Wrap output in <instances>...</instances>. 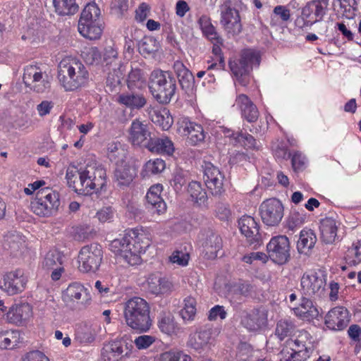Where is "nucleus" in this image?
Returning a JSON list of instances; mask_svg holds the SVG:
<instances>
[{"instance_id": "25", "label": "nucleus", "mask_w": 361, "mask_h": 361, "mask_svg": "<svg viewBox=\"0 0 361 361\" xmlns=\"http://www.w3.org/2000/svg\"><path fill=\"white\" fill-rule=\"evenodd\" d=\"M62 264L63 255L56 250H49L42 262V267L44 269L52 270L51 277L54 281H57L61 278V274L64 271Z\"/></svg>"}, {"instance_id": "33", "label": "nucleus", "mask_w": 361, "mask_h": 361, "mask_svg": "<svg viewBox=\"0 0 361 361\" xmlns=\"http://www.w3.org/2000/svg\"><path fill=\"white\" fill-rule=\"evenodd\" d=\"M118 102L130 109H140L147 103V99L142 94L130 91L121 94Z\"/></svg>"}, {"instance_id": "2", "label": "nucleus", "mask_w": 361, "mask_h": 361, "mask_svg": "<svg viewBox=\"0 0 361 361\" xmlns=\"http://www.w3.org/2000/svg\"><path fill=\"white\" fill-rule=\"evenodd\" d=\"M106 171L102 167L87 165L85 168L68 169L66 178L68 185L78 195H88L102 190L105 185Z\"/></svg>"}, {"instance_id": "51", "label": "nucleus", "mask_w": 361, "mask_h": 361, "mask_svg": "<svg viewBox=\"0 0 361 361\" xmlns=\"http://www.w3.org/2000/svg\"><path fill=\"white\" fill-rule=\"evenodd\" d=\"M159 42L151 36H145L138 42L139 53L145 57L155 53L159 50Z\"/></svg>"}, {"instance_id": "44", "label": "nucleus", "mask_w": 361, "mask_h": 361, "mask_svg": "<svg viewBox=\"0 0 361 361\" xmlns=\"http://www.w3.org/2000/svg\"><path fill=\"white\" fill-rule=\"evenodd\" d=\"M188 192L190 197L197 205L205 206L208 197L207 192L202 188V185L197 181H191L188 186Z\"/></svg>"}, {"instance_id": "63", "label": "nucleus", "mask_w": 361, "mask_h": 361, "mask_svg": "<svg viewBox=\"0 0 361 361\" xmlns=\"http://www.w3.org/2000/svg\"><path fill=\"white\" fill-rule=\"evenodd\" d=\"M227 316V312L224 309V306L221 305H215L213 307L209 312L208 319L209 321L216 320L218 318L221 319H226Z\"/></svg>"}, {"instance_id": "39", "label": "nucleus", "mask_w": 361, "mask_h": 361, "mask_svg": "<svg viewBox=\"0 0 361 361\" xmlns=\"http://www.w3.org/2000/svg\"><path fill=\"white\" fill-rule=\"evenodd\" d=\"M149 290L155 295L163 294L171 290V283L166 279L151 274L147 279Z\"/></svg>"}, {"instance_id": "12", "label": "nucleus", "mask_w": 361, "mask_h": 361, "mask_svg": "<svg viewBox=\"0 0 361 361\" xmlns=\"http://www.w3.org/2000/svg\"><path fill=\"white\" fill-rule=\"evenodd\" d=\"M268 323V310L263 306L250 311L243 310L240 315V324L249 331H258Z\"/></svg>"}, {"instance_id": "55", "label": "nucleus", "mask_w": 361, "mask_h": 361, "mask_svg": "<svg viewBox=\"0 0 361 361\" xmlns=\"http://www.w3.org/2000/svg\"><path fill=\"white\" fill-rule=\"evenodd\" d=\"M146 200L149 208L153 212H157L158 214H163L166 210V204L161 197V195H154L151 193H147Z\"/></svg>"}, {"instance_id": "6", "label": "nucleus", "mask_w": 361, "mask_h": 361, "mask_svg": "<svg viewBox=\"0 0 361 361\" xmlns=\"http://www.w3.org/2000/svg\"><path fill=\"white\" fill-rule=\"evenodd\" d=\"M260 63L259 53L252 49L241 51L240 57L229 61L230 70L235 80L242 86H246L250 82V73L254 66Z\"/></svg>"}, {"instance_id": "40", "label": "nucleus", "mask_w": 361, "mask_h": 361, "mask_svg": "<svg viewBox=\"0 0 361 361\" xmlns=\"http://www.w3.org/2000/svg\"><path fill=\"white\" fill-rule=\"evenodd\" d=\"M158 326L161 332L171 335L176 334L180 328L174 321V317L169 312L162 311L158 318Z\"/></svg>"}, {"instance_id": "17", "label": "nucleus", "mask_w": 361, "mask_h": 361, "mask_svg": "<svg viewBox=\"0 0 361 361\" xmlns=\"http://www.w3.org/2000/svg\"><path fill=\"white\" fill-rule=\"evenodd\" d=\"M216 331L210 327H204L189 336L187 345L195 352L201 354L211 348L212 341L214 339Z\"/></svg>"}, {"instance_id": "3", "label": "nucleus", "mask_w": 361, "mask_h": 361, "mask_svg": "<svg viewBox=\"0 0 361 361\" xmlns=\"http://www.w3.org/2000/svg\"><path fill=\"white\" fill-rule=\"evenodd\" d=\"M58 78L66 91H73L87 82L89 73L81 61L68 58L59 64Z\"/></svg>"}, {"instance_id": "56", "label": "nucleus", "mask_w": 361, "mask_h": 361, "mask_svg": "<svg viewBox=\"0 0 361 361\" xmlns=\"http://www.w3.org/2000/svg\"><path fill=\"white\" fill-rule=\"evenodd\" d=\"M290 18V10L285 6H276L271 16V25H276L279 20L281 23L287 22Z\"/></svg>"}, {"instance_id": "43", "label": "nucleus", "mask_w": 361, "mask_h": 361, "mask_svg": "<svg viewBox=\"0 0 361 361\" xmlns=\"http://www.w3.org/2000/svg\"><path fill=\"white\" fill-rule=\"evenodd\" d=\"M198 23L204 36L209 41L223 43V39L217 33L216 27L212 24L211 19L208 16H202L198 20Z\"/></svg>"}, {"instance_id": "32", "label": "nucleus", "mask_w": 361, "mask_h": 361, "mask_svg": "<svg viewBox=\"0 0 361 361\" xmlns=\"http://www.w3.org/2000/svg\"><path fill=\"white\" fill-rule=\"evenodd\" d=\"M63 297L77 303L85 304L90 300L87 289L80 283H73L66 290Z\"/></svg>"}, {"instance_id": "46", "label": "nucleus", "mask_w": 361, "mask_h": 361, "mask_svg": "<svg viewBox=\"0 0 361 361\" xmlns=\"http://www.w3.org/2000/svg\"><path fill=\"white\" fill-rule=\"evenodd\" d=\"M288 344L291 346V353L289 359L293 361H304L310 357V348L298 339L288 340Z\"/></svg>"}, {"instance_id": "18", "label": "nucleus", "mask_w": 361, "mask_h": 361, "mask_svg": "<svg viewBox=\"0 0 361 361\" xmlns=\"http://www.w3.org/2000/svg\"><path fill=\"white\" fill-rule=\"evenodd\" d=\"M238 226L241 233L245 235L250 246L256 249L262 244L259 224L253 217L243 216L239 219Z\"/></svg>"}, {"instance_id": "64", "label": "nucleus", "mask_w": 361, "mask_h": 361, "mask_svg": "<svg viewBox=\"0 0 361 361\" xmlns=\"http://www.w3.org/2000/svg\"><path fill=\"white\" fill-rule=\"evenodd\" d=\"M85 61L89 64H98L102 61L101 54L98 49L96 47L90 48L85 53Z\"/></svg>"}, {"instance_id": "23", "label": "nucleus", "mask_w": 361, "mask_h": 361, "mask_svg": "<svg viewBox=\"0 0 361 361\" xmlns=\"http://www.w3.org/2000/svg\"><path fill=\"white\" fill-rule=\"evenodd\" d=\"M350 322L348 310L344 307H336L331 309L325 317V324L331 330L344 329Z\"/></svg>"}, {"instance_id": "58", "label": "nucleus", "mask_w": 361, "mask_h": 361, "mask_svg": "<svg viewBox=\"0 0 361 361\" xmlns=\"http://www.w3.org/2000/svg\"><path fill=\"white\" fill-rule=\"evenodd\" d=\"M166 168V163L161 159L149 160L144 166L147 175L157 174L162 172Z\"/></svg>"}, {"instance_id": "8", "label": "nucleus", "mask_w": 361, "mask_h": 361, "mask_svg": "<svg viewBox=\"0 0 361 361\" xmlns=\"http://www.w3.org/2000/svg\"><path fill=\"white\" fill-rule=\"evenodd\" d=\"M103 249L100 244L93 243L81 247L78 253L79 269L84 273L95 272L102 262Z\"/></svg>"}, {"instance_id": "24", "label": "nucleus", "mask_w": 361, "mask_h": 361, "mask_svg": "<svg viewBox=\"0 0 361 361\" xmlns=\"http://www.w3.org/2000/svg\"><path fill=\"white\" fill-rule=\"evenodd\" d=\"M203 235L204 238L202 243V253L207 259H214L222 249V238L217 233L212 230L206 231Z\"/></svg>"}, {"instance_id": "29", "label": "nucleus", "mask_w": 361, "mask_h": 361, "mask_svg": "<svg viewBox=\"0 0 361 361\" xmlns=\"http://www.w3.org/2000/svg\"><path fill=\"white\" fill-rule=\"evenodd\" d=\"M324 285V280L316 273L304 274L301 278V287L305 295L312 296L323 290Z\"/></svg>"}, {"instance_id": "53", "label": "nucleus", "mask_w": 361, "mask_h": 361, "mask_svg": "<svg viewBox=\"0 0 361 361\" xmlns=\"http://www.w3.org/2000/svg\"><path fill=\"white\" fill-rule=\"evenodd\" d=\"M100 9L95 3L88 4L82 10L78 23H86L93 20H101Z\"/></svg>"}, {"instance_id": "31", "label": "nucleus", "mask_w": 361, "mask_h": 361, "mask_svg": "<svg viewBox=\"0 0 361 361\" xmlns=\"http://www.w3.org/2000/svg\"><path fill=\"white\" fill-rule=\"evenodd\" d=\"M136 176L135 169L125 161L118 164L114 171V178L120 188L128 187Z\"/></svg>"}, {"instance_id": "35", "label": "nucleus", "mask_w": 361, "mask_h": 361, "mask_svg": "<svg viewBox=\"0 0 361 361\" xmlns=\"http://www.w3.org/2000/svg\"><path fill=\"white\" fill-rule=\"evenodd\" d=\"M321 238L326 244L333 243L337 236L336 221L332 218H325L320 222Z\"/></svg>"}, {"instance_id": "19", "label": "nucleus", "mask_w": 361, "mask_h": 361, "mask_svg": "<svg viewBox=\"0 0 361 361\" xmlns=\"http://www.w3.org/2000/svg\"><path fill=\"white\" fill-rule=\"evenodd\" d=\"M48 75L43 73L40 68L35 66H30L25 68L23 74V82L26 86L31 88L38 93L43 92L49 87Z\"/></svg>"}, {"instance_id": "22", "label": "nucleus", "mask_w": 361, "mask_h": 361, "mask_svg": "<svg viewBox=\"0 0 361 361\" xmlns=\"http://www.w3.org/2000/svg\"><path fill=\"white\" fill-rule=\"evenodd\" d=\"M129 140L133 145L146 147L153 134L150 132L149 126L138 119L134 120L128 130Z\"/></svg>"}, {"instance_id": "61", "label": "nucleus", "mask_w": 361, "mask_h": 361, "mask_svg": "<svg viewBox=\"0 0 361 361\" xmlns=\"http://www.w3.org/2000/svg\"><path fill=\"white\" fill-rule=\"evenodd\" d=\"M339 2L340 8L343 10V15L348 18H353L355 12L357 10L356 0H337Z\"/></svg>"}, {"instance_id": "1", "label": "nucleus", "mask_w": 361, "mask_h": 361, "mask_svg": "<svg viewBox=\"0 0 361 361\" xmlns=\"http://www.w3.org/2000/svg\"><path fill=\"white\" fill-rule=\"evenodd\" d=\"M150 245L149 239L136 229L126 231L121 238L109 244V249L117 259L128 265L135 266L141 262L140 254L145 252Z\"/></svg>"}, {"instance_id": "41", "label": "nucleus", "mask_w": 361, "mask_h": 361, "mask_svg": "<svg viewBox=\"0 0 361 361\" xmlns=\"http://www.w3.org/2000/svg\"><path fill=\"white\" fill-rule=\"evenodd\" d=\"M296 332V325L290 319H281L276 323L275 328V336L281 341L286 338L291 337Z\"/></svg>"}, {"instance_id": "30", "label": "nucleus", "mask_w": 361, "mask_h": 361, "mask_svg": "<svg viewBox=\"0 0 361 361\" xmlns=\"http://www.w3.org/2000/svg\"><path fill=\"white\" fill-rule=\"evenodd\" d=\"M235 102L240 109L242 116L245 120L250 123L257 121L259 115L258 109L247 95L240 94Z\"/></svg>"}, {"instance_id": "15", "label": "nucleus", "mask_w": 361, "mask_h": 361, "mask_svg": "<svg viewBox=\"0 0 361 361\" xmlns=\"http://www.w3.org/2000/svg\"><path fill=\"white\" fill-rule=\"evenodd\" d=\"M204 169V183L214 196H219L224 192V176L217 167L211 162H204L202 166Z\"/></svg>"}, {"instance_id": "5", "label": "nucleus", "mask_w": 361, "mask_h": 361, "mask_svg": "<svg viewBox=\"0 0 361 361\" xmlns=\"http://www.w3.org/2000/svg\"><path fill=\"white\" fill-rule=\"evenodd\" d=\"M149 89L159 104H169L177 89L176 78L170 71L154 70L150 74Z\"/></svg>"}, {"instance_id": "34", "label": "nucleus", "mask_w": 361, "mask_h": 361, "mask_svg": "<svg viewBox=\"0 0 361 361\" xmlns=\"http://www.w3.org/2000/svg\"><path fill=\"white\" fill-rule=\"evenodd\" d=\"M102 20L86 22V23H78V31L85 37L91 40L99 39L102 33Z\"/></svg>"}, {"instance_id": "38", "label": "nucleus", "mask_w": 361, "mask_h": 361, "mask_svg": "<svg viewBox=\"0 0 361 361\" xmlns=\"http://www.w3.org/2000/svg\"><path fill=\"white\" fill-rule=\"evenodd\" d=\"M106 154L111 162L116 165L125 161L127 156V150L123 145L118 141H113L106 146Z\"/></svg>"}, {"instance_id": "11", "label": "nucleus", "mask_w": 361, "mask_h": 361, "mask_svg": "<svg viewBox=\"0 0 361 361\" xmlns=\"http://www.w3.org/2000/svg\"><path fill=\"white\" fill-rule=\"evenodd\" d=\"M284 208L281 202L276 198H269L259 206V214L262 222L268 226H276L283 217Z\"/></svg>"}, {"instance_id": "21", "label": "nucleus", "mask_w": 361, "mask_h": 361, "mask_svg": "<svg viewBox=\"0 0 361 361\" xmlns=\"http://www.w3.org/2000/svg\"><path fill=\"white\" fill-rule=\"evenodd\" d=\"M3 247L11 256L20 257L26 250L25 237L16 231H8L4 237Z\"/></svg>"}, {"instance_id": "14", "label": "nucleus", "mask_w": 361, "mask_h": 361, "mask_svg": "<svg viewBox=\"0 0 361 361\" xmlns=\"http://www.w3.org/2000/svg\"><path fill=\"white\" fill-rule=\"evenodd\" d=\"M220 23L224 31L233 37L239 35L243 30L238 11L226 4L221 6Z\"/></svg>"}, {"instance_id": "28", "label": "nucleus", "mask_w": 361, "mask_h": 361, "mask_svg": "<svg viewBox=\"0 0 361 361\" xmlns=\"http://www.w3.org/2000/svg\"><path fill=\"white\" fill-rule=\"evenodd\" d=\"M32 316V307L28 303H22L11 306L6 313V319L9 323L21 325Z\"/></svg>"}, {"instance_id": "59", "label": "nucleus", "mask_w": 361, "mask_h": 361, "mask_svg": "<svg viewBox=\"0 0 361 361\" xmlns=\"http://www.w3.org/2000/svg\"><path fill=\"white\" fill-rule=\"evenodd\" d=\"M188 181V172L183 170L176 171L173 174V178L170 180L171 185L176 191L181 190Z\"/></svg>"}, {"instance_id": "7", "label": "nucleus", "mask_w": 361, "mask_h": 361, "mask_svg": "<svg viewBox=\"0 0 361 361\" xmlns=\"http://www.w3.org/2000/svg\"><path fill=\"white\" fill-rule=\"evenodd\" d=\"M59 206V194L49 188L38 190L35 198L30 203L32 211L36 215L42 217L54 215Z\"/></svg>"}, {"instance_id": "4", "label": "nucleus", "mask_w": 361, "mask_h": 361, "mask_svg": "<svg viewBox=\"0 0 361 361\" xmlns=\"http://www.w3.org/2000/svg\"><path fill=\"white\" fill-rule=\"evenodd\" d=\"M150 307L147 301L139 297L128 300L124 305V318L126 324L139 332H147L152 326Z\"/></svg>"}, {"instance_id": "47", "label": "nucleus", "mask_w": 361, "mask_h": 361, "mask_svg": "<svg viewBox=\"0 0 361 361\" xmlns=\"http://www.w3.org/2000/svg\"><path fill=\"white\" fill-rule=\"evenodd\" d=\"M150 118L152 121L163 130H169L173 124V118L169 111L165 108L160 111H153L150 114Z\"/></svg>"}, {"instance_id": "49", "label": "nucleus", "mask_w": 361, "mask_h": 361, "mask_svg": "<svg viewBox=\"0 0 361 361\" xmlns=\"http://www.w3.org/2000/svg\"><path fill=\"white\" fill-rule=\"evenodd\" d=\"M20 343V332L15 331H0V348L13 349Z\"/></svg>"}, {"instance_id": "37", "label": "nucleus", "mask_w": 361, "mask_h": 361, "mask_svg": "<svg viewBox=\"0 0 361 361\" xmlns=\"http://www.w3.org/2000/svg\"><path fill=\"white\" fill-rule=\"evenodd\" d=\"M317 240V236L312 230H302L297 243L298 251L301 254L307 255L314 247Z\"/></svg>"}, {"instance_id": "62", "label": "nucleus", "mask_w": 361, "mask_h": 361, "mask_svg": "<svg viewBox=\"0 0 361 361\" xmlns=\"http://www.w3.org/2000/svg\"><path fill=\"white\" fill-rule=\"evenodd\" d=\"M155 337L149 335H142L135 338L134 343L137 349H147L155 342Z\"/></svg>"}, {"instance_id": "60", "label": "nucleus", "mask_w": 361, "mask_h": 361, "mask_svg": "<svg viewBox=\"0 0 361 361\" xmlns=\"http://www.w3.org/2000/svg\"><path fill=\"white\" fill-rule=\"evenodd\" d=\"M72 235L75 240L82 242L92 238V229L88 226H78L73 228Z\"/></svg>"}, {"instance_id": "9", "label": "nucleus", "mask_w": 361, "mask_h": 361, "mask_svg": "<svg viewBox=\"0 0 361 361\" xmlns=\"http://www.w3.org/2000/svg\"><path fill=\"white\" fill-rule=\"evenodd\" d=\"M269 257L276 264L282 265L290 259L289 239L286 235L272 237L267 245Z\"/></svg>"}, {"instance_id": "16", "label": "nucleus", "mask_w": 361, "mask_h": 361, "mask_svg": "<svg viewBox=\"0 0 361 361\" xmlns=\"http://www.w3.org/2000/svg\"><path fill=\"white\" fill-rule=\"evenodd\" d=\"M27 283V277L25 275L24 271L18 269L3 276V283L0 285V288L9 295H13L23 292Z\"/></svg>"}, {"instance_id": "36", "label": "nucleus", "mask_w": 361, "mask_h": 361, "mask_svg": "<svg viewBox=\"0 0 361 361\" xmlns=\"http://www.w3.org/2000/svg\"><path fill=\"white\" fill-rule=\"evenodd\" d=\"M295 314L303 319L311 320L319 316L317 308L311 300L302 297L298 307L293 308Z\"/></svg>"}, {"instance_id": "50", "label": "nucleus", "mask_w": 361, "mask_h": 361, "mask_svg": "<svg viewBox=\"0 0 361 361\" xmlns=\"http://www.w3.org/2000/svg\"><path fill=\"white\" fill-rule=\"evenodd\" d=\"M227 137H232L236 144L247 147L249 149H258L257 142L254 137L247 133L240 132H227Z\"/></svg>"}, {"instance_id": "10", "label": "nucleus", "mask_w": 361, "mask_h": 361, "mask_svg": "<svg viewBox=\"0 0 361 361\" xmlns=\"http://www.w3.org/2000/svg\"><path fill=\"white\" fill-rule=\"evenodd\" d=\"M133 348L132 341L121 338L104 345L101 356L103 361H118L123 357L128 356Z\"/></svg>"}, {"instance_id": "13", "label": "nucleus", "mask_w": 361, "mask_h": 361, "mask_svg": "<svg viewBox=\"0 0 361 361\" xmlns=\"http://www.w3.org/2000/svg\"><path fill=\"white\" fill-rule=\"evenodd\" d=\"M329 4V0H312L307 2L301 12L304 25H312L322 21L328 12Z\"/></svg>"}, {"instance_id": "26", "label": "nucleus", "mask_w": 361, "mask_h": 361, "mask_svg": "<svg viewBox=\"0 0 361 361\" xmlns=\"http://www.w3.org/2000/svg\"><path fill=\"white\" fill-rule=\"evenodd\" d=\"M173 68L182 90L188 95L192 94L195 86V78L192 72L179 61L174 62Z\"/></svg>"}, {"instance_id": "20", "label": "nucleus", "mask_w": 361, "mask_h": 361, "mask_svg": "<svg viewBox=\"0 0 361 361\" xmlns=\"http://www.w3.org/2000/svg\"><path fill=\"white\" fill-rule=\"evenodd\" d=\"M103 63L106 66H113L114 73H108L106 83L114 87H116L121 83L122 73L120 71L121 63L118 61V52L111 46H106L103 54Z\"/></svg>"}, {"instance_id": "42", "label": "nucleus", "mask_w": 361, "mask_h": 361, "mask_svg": "<svg viewBox=\"0 0 361 361\" xmlns=\"http://www.w3.org/2000/svg\"><path fill=\"white\" fill-rule=\"evenodd\" d=\"M183 133L188 136V139L192 145H196L202 142L205 137L202 126L193 122L185 123L183 128Z\"/></svg>"}, {"instance_id": "27", "label": "nucleus", "mask_w": 361, "mask_h": 361, "mask_svg": "<svg viewBox=\"0 0 361 361\" xmlns=\"http://www.w3.org/2000/svg\"><path fill=\"white\" fill-rule=\"evenodd\" d=\"M145 147L150 152L159 154L172 155L175 148L173 142L166 136L157 137L154 134Z\"/></svg>"}, {"instance_id": "52", "label": "nucleus", "mask_w": 361, "mask_h": 361, "mask_svg": "<svg viewBox=\"0 0 361 361\" xmlns=\"http://www.w3.org/2000/svg\"><path fill=\"white\" fill-rule=\"evenodd\" d=\"M184 306L179 314L185 322L193 321L196 314V300L188 296L184 299Z\"/></svg>"}, {"instance_id": "45", "label": "nucleus", "mask_w": 361, "mask_h": 361, "mask_svg": "<svg viewBox=\"0 0 361 361\" xmlns=\"http://www.w3.org/2000/svg\"><path fill=\"white\" fill-rule=\"evenodd\" d=\"M145 73L136 63L131 65V71L128 73L127 85L129 89L140 88L145 83Z\"/></svg>"}, {"instance_id": "48", "label": "nucleus", "mask_w": 361, "mask_h": 361, "mask_svg": "<svg viewBox=\"0 0 361 361\" xmlns=\"http://www.w3.org/2000/svg\"><path fill=\"white\" fill-rule=\"evenodd\" d=\"M55 11L60 16L73 15L78 11L75 0H53Z\"/></svg>"}, {"instance_id": "54", "label": "nucleus", "mask_w": 361, "mask_h": 361, "mask_svg": "<svg viewBox=\"0 0 361 361\" xmlns=\"http://www.w3.org/2000/svg\"><path fill=\"white\" fill-rule=\"evenodd\" d=\"M95 331L91 326H80L75 331V340L82 344L92 343L95 339Z\"/></svg>"}, {"instance_id": "57", "label": "nucleus", "mask_w": 361, "mask_h": 361, "mask_svg": "<svg viewBox=\"0 0 361 361\" xmlns=\"http://www.w3.org/2000/svg\"><path fill=\"white\" fill-rule=\"evenodd\" d=\"M305 218V214L300 213L296 210H292L287 218L286 227L290 231H294L304 224Z\"/></svg>"}]
</instances>
